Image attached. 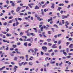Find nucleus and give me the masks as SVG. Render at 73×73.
Wrapping results in <instances>:
<instances>
[{"label": "nucleus", "instance_id": "nucleus-36", "mask_svg": "<svg viewBox=\"0 0 73 73\" xmlns=\"http://www.w3.org/2000/svg\"><path fill=\"white\" fill-rule=\"evenodd\" d=\"M27 36H31V33H30V34L27 33Z\"/></svg>", "mask_w": 73, "mask_h": 73}, {"label": "nucleus", "instance_id": "nucleus-24", "mask_svg": "<svg viewBox=\"0 0 73 73\" xmlns=\"http://www.w3.org/2000/svg\"><path fill=\"white\" fill-rule=\"evenodd\" d=\"M1 33H3V34H6L7 33V32H5V31H1Z\"/></svg>", "mask_w": 73, "mask_h": 73}, {"label": "nucleus", "instance_id": "nucleus-50", "mask_svg": "<svg viewBox=\"0 0 73 73\" xmlns=\"http://www.w3.org/2000/svg\"><path fill=\"white\" fill-rule=\"evenodd\" d=\"M57 35H55L54 36V37H55V38H57Z\"/></svg>", "mask_w": 73, "mask_h": 73}, {"label": "nucleus", "instance_id": "nucleus-42", "mask_svg": "<svg viewBox=\"0 0 73 73\" xmlns=\"http://www.w3.org/2000/svg\"><path fill=\"white\" fill-rule=\"evenodd\" d=\"M62 35H61V34H59L57 36H58V37H59L60 36H62Z\"/></svg>", "mask_w": 73, "mask_h": 73}, {"label": "nucleus", "instance_id": "nucleus-45", "mask_svg": "<svg viewBox=\"0 0 73 73\" xmlns=\"http://www.w3.org/2000/svg\"><path fill=\"white\" fill-rule=\"evenodd\" d=\"M54 53L52 52L51 53V56H54Z\"/></svg>", "mask_w": 73, "mask_h": 73}, {"label": "nucleus", "instance_id": "nucleus-26", "mask_svg": "<svg viewBox=\"0 0 73 73\" xmlns=\"http://www.w3.org/2000/svg\"><path fill=\"white\" fill-rule=\"evenodd\" d=\"M66 52L67 53H69V48H67L66 49Z\"/></svg>", "mask_w": 73, "mask_h": 73}, {"label": "nucleus", "instance_id": "nucleus-13", "mask_svg": "<svg viewBox=\"0 0 73 73\" xmlns=\"http://www.w3.org/2000/svg\"><path fill=\"white\" fill-rule=\"evenodd\" d=\"M24 45L25 46H27L28 45V44L26 42H25L24 43Z\"/></svg>", "mask_w": 73, "mask_h": 73}, {"label": "nucleus", "instance_id": "nucleus-11", "mask_svg": "<svg viewBox=\"0 0 73 73\" xmlns=\"http://www.w3.org/2000/svg\"><path fill=\"white\" fill-rule=\"evenodd\" d=\"M39 9V7L38 6H37V5H36L35 8V9Z\"/></svg>", "mask_w": 73, "mask_h": 73}, {"label": "nucleus", "instance_id": "nucleus-12", "mask_svg": "<svg viewBox=\"0 0 73 73\" xmlns=\"http://www.w3.org/2000/svg\"><path fill=\"white\" fill-rule=\"evenodd\" d=\"M47 41H48V42H49L51 41H52V39L50 38L47 39Z\"/></svg>", "mask_w": 73, "mask_h": 73}, {"label": "nucleus", "instance_id": "nucleus-6", "mask_svg": "<svg viewBox=\"0 0 73 73\" xmlns=\"http://www.w3.org/2000/svg\"><path fill=\"white\" fill-rule=\"evenodd\" d=\"M41 15H42V16H44L45 15V14L44 13V12L43 9H41Z\"/></svg>", "mask_w": 73, "mask_h": 73}, {"label": "nucleus", "instance_id": "nucleus-35", "mask_svg": "<svg viewBox=\"0 0 73 73\" xmlns=\"http://www.w3.org/2000/svg\"><path fill=\"white\" fill-rule=\"evenodd\" d=\"M59 25H62V24L61 22H60L59 23Z\"/></svg>", "mask_w": 73, "mask_h": 73}, {"label": "nucleus", "instance_id": "nucleus-29", "mask_svg": "<svg viewBox=\"0 0 73 73\" xmlns=\"http://www.w3.org/2000/svg\"><path fill=\"white\" fill-rule=\"evenodd\" d=\"M17 19L18 20H19L20 21H21L22 20V19L20 18H18Z\"/></svg>", "mask_w": 73, "mask_h": 73}, {"label": "nucleus", "instance_id": "nucleus-56", "mask_svg": "<svg viewBox=\"0 0 73 73\" xmlns=\"http://www.w3.org/2000/svg\"><path fill=\"white\" fill-rule=\"evenodd\" d=\"M48 58H49V57H46L45 59V61H47V60H48Z\"/></svg>", "mask_w": 73, "mask_h": 73}, {"label": "nucleus", "instance_id": "nucleus-9", "mask_svg": "<svg viewBox=\"0 0 73 73\" xmlns=\"http://www.w3.org/2000/svg\"><path fill=\"white\" fill-rule=\"evenodd\" d=\"M56 44H54L52 46V48H57V46Z\"/></svg>", "mask_w": 73, "mask_h": 73}, {"label": "nucleus", "instance_id": "nucleus-48", "mask_svg": "<svg viewBox=\"0 0 73 73\" xmlns=\"http://www.w3.org/2000/svg\"><path fill=\"white\" fill-rule=\"evenodd\" d=\"M30 50L32 52V53H33L34 52V50H32V49H31Z\"/></svg>", "mask_w": 73, "mask_h": 73}, {"label": "nucleus", "instance_id": "nucleus-52", "mask_svg": "<svg viewBox=\"0 0 73 73\" xmlns=\"http://www.w3.org/2000/svg\"><path fill=\"white\" fill-rule=\"evenodd\" d=\"M32 45V44L31 43H29L28 44V46H31Z\"/></svg>", "mask_w": 73, "mask_h": 73}, {"label": "nucleus", "instance_id": "nucleus-32", "mask_svg": "<svg viewBox=\"0 0 73 73\" xmlns=\"http://www.w3.org/2000/svg\"><path fill=\"white\" fill-rule=\"evenodd\" d=\"M65 52V50H61L60 51V52Z\"/></svg>", "mask_w": 73, "mask_h": 73}, {"label": "nucleus", "instance_id": "nucleus-57", "mask_svg": "<svg viewBox=\"0 0 73 73\" xmlns=\"http://www.w3.org/2000/svg\"><path fill=\"white\" fill-rule=\"evenodd\" d=\"M51 29H52V31L53 32H54V28H52Z\"/></svg>", "mask_w": 73, "mask_h": 73}, {"label": "nucleus", "instance_id": "nucleus-34", "mask_svg": "<svg viewBox=\"0 0 73 73\" xmlns=\"http://www.w3.org/2000/svg\"><path fill=\"white\" fill-rule=\"evenodd\" d=\"M29 32V30H28L27 31H25V33H28V32Z\"/></svg>", "mask_w": 73, "mask_h": 73}, {"label": "nucleus", "instance_id": "nucleus-33", "mask_svg": "<svg viewBox=\"0 0 73 73\" xmlns=\"http://www.w3.org/2000/svg\"><path fill=\"white\" fill-rule=\"evenodd\" d=\"M62 9V8H61V7H58V10L59 11H60V10L61 9Z\"/></svg>", "mask_w": 73, "mask_h": 73}, {"label": "nucleus", "instance_id": "nucleus-60", "mask_svg": "<svg viewBox=\"0 0 73 73\" xmlns=\"http://www.w3.org/2000/svg\"><path fill=\"white\" fill-rule=\"evenodd\" d=\"M24 15V13H21L20 14V16H22V15Z\"/></svg>", "mask_w": 73, "mask_h": 73}, {"label": "nucleus", "instance_id": "nucleus-41", "mask_svg": "<svg viewBox=\"0 0 73 73\" xmlns=\"http://www.w3.org/2000/svg\"><path fill=\"white\" fill-rule=\"evenodd\" d=\"M43 29H44V27H42L40 28V30H41V31H42Z\"/></svg>", "mask_w": 73, "mask_h": 73}, {"label": "nucleus", "instance_id": "nucleus-5", "mask_svg": "<svg viewBox=\"0 0 73 73\" xmlns=\"http://www.w3.org/2000/svg\"><path fill=\"white\" fill-rule=\"evenodd\" d=\"M33 41V38L31 37L30 38H28L27 39V41Z\"/></svg>", "mask_w": 73, "mask_h": 73}, {"label": "nucleus", "instance_id": "nucleus-31", "mask_svg": "<svg viewBox=\"0 0 73 73\" xmlns=\"http://www.w3.org/2000/svg\"><path fill=\"white\" fill-rule=\"evenodd\" d=\"M70 44V42H67L66 43V46H68V45H69V44Z\"/></svg>", "mask_w": 73, "mask_h": 73}, {"label": "nucleus", "instance_id": "nucleus-38", "mask_svg": "<svg viewBox=\"0 0 73 73\" xmlns=\"http://www.w3.org/2000/svg\"><path fill=\"white\" fill-rule=\"evenodd\" d=\"M6 3L7 4H8L9 3V1L7 0L6 1Z\"/></svg>", "mask_w": 73, "mask_h": 73}, {"label": "nucleus", "instance_id": "nucleus-27", "mask_svg": "<svg viewBox=\"0 0 73 73\" xmlns=\"http://www.w3.org/2000/svg\"><path fill=\"white\" fill-rule=\"evenodd\" d=\"M23 33L21 32L20 33L19 35H20V36H23Z\"/></svg>", "mask_w": 73, "mask_h": 73}, {"label": "nucleus", "instance_id": "nucleus-28", "mask_svg": "<svg viewBox=\"0 0 73 73\" xmlns=\"http://www.w3.org/2000/svg\"><path fill=\"white\" fill-rule=\"evenodd\" d=\"M44 12H46V11H48V9H45L44 10Z\"/></svg>", "mask_w": 73, "mask_h": 73}, {"label": "nucleus", "instance_id": "nucleus-25", "mask_svg": "<svg viewBox=\"0 0 73 73\" xmlns=\"http://www.w3.org/2000/svg\"><path fill=\"white\" fill-rule=\"evenodd\" d=\"M52 43H48V46H52Z\"/></svg>", "mask_w": 73, "mask_h": 73}, {"label": "nucleus", "instance_id": "nucleus-40", "mask_svg": "<svg viewBox=\"0 0 73 73\" xmlns=\"http://www.w3.org/2000/svg\"><path fill=\"white\" fill-rule=\"evenodd\" d=\"M14 72H16V68H14Z\"/></svg>", "mask_w": 73, "mask_h": 73}, {"label": "nucleus", "instance_id": "nucleus-59", "mask_svg": "<svg viewBox=\"0 0 73 73\" xmlns=\"http://www.w3.org/2000/svg\"><path fill=\"white\" fill-rule=\"evenodd\" d=\"M54 27H56V28H58V26H57V25L55 24L54 25Z\"/></svg>", "mask_w": 73, "mask_h": 73}, {"label": "nucleus", "instance_id": "nucleus-49", "mask_svg": "<svg viewBox=\"0 0 73 73\" xmlns=\"http://www.w3.org/2000/svg\"><path fill=\"white\" fill-rule=\"evenodd\" d=\"M51 31H48V33L49 34V35H50L51 34Z\"/></svg>", "mask_w": 73, "mask_h": 73}, {"label": "nucleus", "instance_id": "nucleus-15", "mask_svg": "<svg viewBox=\"0 0 73 73\" xmlns=\"http://www.w3.org/2000/svg\"><path fill=\"white\" fill-rule=\"evenodd\" d=\"M59 6H64V3H62V4H60L58 5Z\"/></svg>", "mask_w": 73, "mask_h": 73}, {"label": "nucleus", "instance_id": "nucleus-16", "mask_svg": "<svg viewBox=\"0 0 73 73\" xmlns=\"http://www.w3.org/2000/svg\"><path fill=\"white\" fill-rule=\"evenodd\" d=\"M6 36L7 37H9V36H11V35L10 34H7L6 35Z\"/></svg>", "mask_w": 73, "mask_h": 73}, {"label": "nucleus", "instance_id": "nucleus-20", "mask_svg": "<svg viewBox=\"0 0 73 73\" xmlns=\"http://www.w3.org/2000/svg\"><path fill=\"white\" fill-rule=\"evenodd\" d=\"M52 51H53V50L51 49L50 50H48V53H50V52H52Z\"/></svg>", "mask_w": 73, "mask_h": 73}, {"label": "nucleus", "instance_id": "nucleus-17", "mask_svg": "<svg viewBox=\"0 0 73 73\" xmlns=\"http://www.w3.org/2000/svg\"><path fill=\"white\" fill-rule=\"evenodd\" d=\"M12 21H13V20H11L9 22H8V23L9 24H11V23H12Z\"/></svg>", "mask_w": 73, "mask_h": 73}, {"label": "nucleus", "instance_id": "nucleus-2", "mask_svg": "<svg viewBox=\"0 0 73 73\" xmlns=\"http://www.w3.org/2000/svg\"><path fill=\"white\" fill-rule=\"evenodd\" d=\"M42 48L43 50L44 51V52H46L47 51V47L45 46H43L42 47Z\"/></svg>", "mask_w": 73, "mask_h": 73}, {"label": "nucleus", "instance_id": "nucleus-51", "mask_svg": "<svg viewBox=\"0 0 73 73\" xmlns=\"http://www.w3.org/2000/svg\"><path fill=\"white\" fill-rule=\"evenodd\" d=\"M9 19H13V17H10L8 18Z\"/></svg>", "mask_w": 73, "mask_h": 73}, {"label": "nucleus", "instance_id": "nucleus-47", "mask_svg": "<svg viewBox=\"0 0 73 73\" xmlns=\"http://www.w3.org/2000/svg\"><path fill=\"white\" fill-rule=\"evenodd\" d=\"M4 64H9V63L7 62H5Z\"/></svg>", "mask_w": 73, "mask_h": 73}, {"label": "nucleus", "instance_id": "nucleus-63", "mask_svg": "<svg viewBox=\"0 0 73 73\" xmlns=\"http://www.w3.org/2000/svg\"><path fill=\"white\" fill-rule=\"evenodd\" d=\"M65 2L66 3H69V1H65Z\"/></svg>", "mask_w": 73, "mask_h": 73}, {"label": "nucleus", "instance_id": "nucleus-54", "mask_svg": "<svg viewBox=\"0 0 73 73\" xmlns=\"http://www.w3.org/2000/svg\"><path fill=\"white\" fill-rule=\"evenodd\" d=\"M3 38H6V36H5V35H3Z\"/></svg>", "mask_w": 73, "mask_h": 73}, {"label": "nucleus", "instance_id": "nucleus-64", "mask_svg": "<svg viewBox=\"0 0 73 73\" xmlns=\"http://www.w3.org/2000/svg\"><path fill=\"white\" fill-rule=\"evenodd\" d=\"M4 14L3 13H1L0 15V16H2Z\"/></svg>", "mask_w": 73, "mask_h": 73}, {"label": "nucleus", "instance_id": "nucleus-8", "mask_svg": "<svg viewBox=\"0 0 73 73\" xmlns=\"http://www.w3.org/2000/svg\"><path fill=\"white\" fill-rule=\"evenodd\" d=\"M52 6H51V8H52V9H53L54 8V3H52Z\"/></svg>", "mask_w": 73, "mask_h": 73}, {"label": "nucleus", "instance_id": "nucleus-43", "mask_svg": "<svg viewBox=\"0 0 73 73\" xmlns=\"http://www.w3.org/2000/svg\"><path fill=\"white\" fill-rule=\"evenodd\" d=\"M67 58H70V57H71V56L69 55L68 56H67Z\"/></svg>", "mask_w": 73, "mask_h": 73}, {"label": "nucleus", "instance_id": "nucleus-53", "mask_svg": "<svg viewBox=\"0 0 73 73\" xmlns=\"http://www.w3.org/2000/svg\"><path fill=\"white\" fill-rule=\"evenodd\" d=\"M7 24V22H5L3 23V25L5 26Z\"/></svg>", "mask_w": 73, "mask_h": 73}, {"label": "nucleus", "instance_id": "nucleus-14", "mask_svg": "<svg viewBox=\"0 0 73 73\" xmlns=\"http://www.w3.org/2000/svg\"><path fill=\"white\" fill-rule=\"evenodd\" d=\"M30 35H31L33 36H35V34H34L33 33H30Z\"/></svg>", "mask_w": 73, "mask_h": 73}, {"label": "nucleus", "instance_id": "nucleus-4", "mask_svg": "<svg viewBox=\"0 0 73 73\" xmlns=\"http://www.w3.org/2000/svg\"><path fill=\"white\" fill-rule=\"evenodd\" d=\"M21 9V7H18L16 9V11L17 12H19L20 11V10Z\"/></svg>", "mask_w": 73, "mask_h": 73}, {"label": "nucleus", "instance_id": "nucleus-62", "mask_svg": "<svg viewBox=\"0 0 73 73\" xmlns=\"http://www.w3.org/2000/svg\"><path fill=\"white\" fill-rule=\"evenodd\" d=\"M9 28H7L6 30V31L7 32H9Z\"/></svg>", "mask_w": 73, "mask_h": 73}, {"label": "nucleus", "instance_id": "nucleus-7", "mask_svg": "<svg viewBox=\"0 0 73 73\" xmlns=\"http://www.w3.org/2000/svg\"><path fill=\"white\" fill-rule=\"evenodd\" d=\"M62 19H66V18H68V17L67 16H65V15H63L62 16Z\"/></svg>", "mask_w": 73, "mask_h": 73}, {"label": "nucleus", "instance_id": "nucleus-21", "mask_svg": "<svg viewBox=\"0 0 73 73\" xmlns=\"http://www.w3.org/2000/svg\"><path fill=\"white\" fill-rule=\"evenodd\" d=\"M20 58H22V59H24V57L23 56H20Z\"/></svg>", "mask_w": 73, "mask_h": 73}, {"label": "nucleus", "instance_id": "nucleus-1", "mask_svg": "<svg viewBox=\"0 0 73 73\" xmlns=\"http://www.w3.org/2000/svg\"><path fill=\"white\" fill-rule=\"evenodd\" d=\"M28 64V62H22L21 63H19V65L21 66H22V65H25L26 64Z\"/></svg>", "mask_w": 73, "mask_h": 73}, {"label": "nucleus", "instance_id": "nucleus-18", "mask_svg": "<svg viewBox=\"0 0 73 73\" xmlns=\"http://www.w3.org/2000/svg\"><path fill=\"white\" fill-rule=\"evenodd\" d=\"M13 48H16L17 47V46L16 45H13Z\"/></svg>", "mask_w": 73, "mask_h": 73}, {"label": "nucleus", "instance_id": "nucleus-58", "mask_svg": "<svg viewBox=\"0 0 73 73\" xmlns=\"http://www.w3.org/2000/svg\"><path fill=\"white\" fill-rule=\"evenodd\" d=\"M41 54L42 55V56L43 55V54H44V52H42V51L41 52Z\"/></svg>", "mask_w": 73, "mask_h": 73}, {"label": "nucleus", "instance_id": "nucleus-44", "mask_svg": "<svg viewBox=\"0 0 73 73\" xmlns=\"http://www.w3.org/2000/svg\"><path fill=\"white\" fill-rule=\"evenodd\" d=\"M34 50L35 51H36V52H37V51H38V49L37 48H34Z\"/></svg>", "mask_w": 73, "mask_h": 73}, {"label": "nucleus", "instance_id": "nucleus-39", "mask_svg": "<svg viewBox=\"0 0 73 73\" xmlns=\"http://www.w3.org/2000/svg\"><path fill=\"white\" fill-rule=\"evenodd\" d=\"M62 24H65L64 20H62Z\"/></svg>", "mask_w": 73, "mask_h": 73}, {"label": "nucleus", "instance_id": "nucleus-19", "mask_svg": "<svg viewBox=\"0 0 73 73\" xmlns=\"http://www.w3.org/2000/svg\"><path fill=\"white\" fill-rule=\"evenodd\" d=\"M14 60V61H17V57H15Z\"/></svg>", "mask_w": 73, "mask_h": 73}, {"label": "nucleus", "instance_id": "nucleus-46", "mask_svg": "<svg viewBox=\"0 0 73 73\" xmlns=\"http://www.w3.org/2000/svg\"><path fill=\"white\" fill-rule=\"evenodd\" d=\"M12 6H13V7H15V3H13L11 4Z\"/></svg>", "mask_w": 73, "mask_h": 73}, {"label": "nucleus", "instance_id": "nucleus-37", "mask_svg": "<svg viewBox=\"0 0 73 73\" xmlns=\"http://www.w3.org/2000/svg\"><path fill=\"white\" fill-rule=\"evenodd\" d=\"M44 54L45 55H46V56H49V53H45Z\"/></svg>", "mask_w": 73, "mask_h": 73}, {"label": "nucleus", "instance_id": "nucleus-23", "mask_svg": "<svg viewBox=\"0 0 73 73\" xmlns=\"http://www.w3.org/2000/svg\"><path fill=\"white\" fill-rule=\"evenodd\" d=\"M56 62L55 61H54V62H50V63L51 64H54Z\"/></svg>", "mask_w": 73, "mask_h": 73}, {"label": "nucleus", "instance_id": "nucleus-22", "mask_svg": "<svg viewBox=\"0 0 73 73\" xmlns=\"http://www.w3.org/2000/svg\"><path fill=\"white\" fill-rule=\"evenodd\" d=\"M63 54H64V56H67V53L66 52H63Z\"/></svg>", "mask_w": 73, "mask_h": 73}, {"label": "nucleus", "instance_id": "nucleus-61", "mask_svg": "<svg viewBox=\"0 0 73 73\" xmlns=\"http://www.w3.org/2000/svg\"><path fill=\"white\" fill-rule=\"evenodd\" d=\"M61 41H58V44H61Z\"/></svg>", "mask_w": 73, "mask_h": 73}, {"label": "nucleus", "instance_id": "nucleus-3", "mask_svg": "<svg viewBox=\"0 0 73 73\" xmlns=\"http://www.w3.org/2000/svg\"><path fill=\"white\" fill-rule=\"evenodd\" d=\"M65 24H66L65 25V27H66V28H68V26L67 25H69V24H70L69 23H68V21H66L65 22Z\"/></svg>", "mask_w": 73, "mask_h": 73}, {"label": "nucleus", "instance_id": "nucleus-30", "mask_svg": "<svg viewBox=\"0 0 73 73\" xmlns=\"http://www.w3.org/2000/svg\"><path fill=\"white\" fill-rule=\"evenodd\" d=\"M32 64H33V63L32 62H30L29 63V65H31V66L32 65Z\"/></svg>", "mask_w": 73, "mask_h": 73}, {"label": "nucleus", "instance_id": "nucleus-10", "mask_svg": "<svg viewBox=\"0 0 73 73\" xmlns=\"http://www.w3.org/2000/svg\"><path fill=\"white\" fill-rule=\"evenodd\" d=\"M69 48H71L72 49V48H73V44H70V45L69 46Z\"/></svg>", "mask_w": 73, "mask_h": 73}, {"label": "nucleus", "instance_id": "nucleus-55", "mask_svg": "<svg viewBox=\"0 0 73 73\" xmlns=\"http://www.w3.org/2000/svg\"><path fill=\"white\" fill-rule=\"evenodd\" d=\"M68 54L69 55H73V54L72 53H69Z\"/></svg>", "mask_w": 73, "mask_h": 73}]
</instances>
